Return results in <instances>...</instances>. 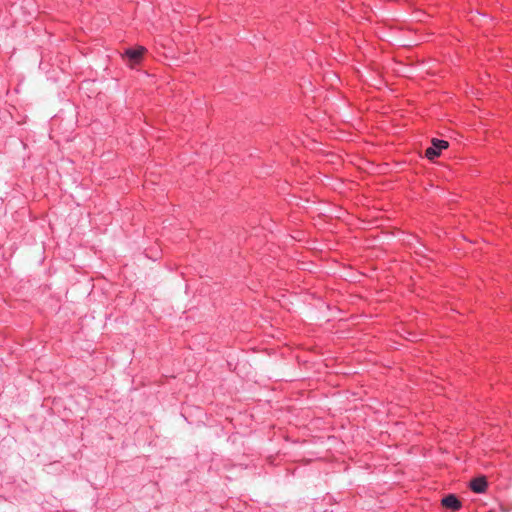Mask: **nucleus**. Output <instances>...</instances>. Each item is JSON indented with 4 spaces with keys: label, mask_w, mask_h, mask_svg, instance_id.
Instances as JSON below:
<instances>
[{
    "label": "nucleus",
    "mask_w": 512,
    "mask_h": 512,
    "mask_svg": "<svg viewBox=\"0 0 512 512\" xmlns=\"http://www.w3.org/2000/svg\"><path fill=\"white\" fill-rule=\"evenodd\" d=\"M147 53L148 51L144 46L130 47V69L141 66L146 59Z\"/></svg>",
    "instance_id": "obj_1"
},
{
    "label": "nucleus",
    "mask_w": 512,
    "mask_h": 512,
    "mask_svg": "<svg viewBox=\"0 0 512 512\" xmlns=\"http://www.w3.org/2000/svg\"><path fill=\"white\" fill-rule=\"evenodd\" d=\"M448 148V142L440 139H433L432 146L428 147L425 151V156L429 160L438 157L443 149Z\"/></svg>",
    "instance_id": "obj_2"
},
{
    "label": "nucleus",
    "mask_w": 512,
    "mask_h": 512,
    "mask_svg": "<svg viewBox=\"0 0 512 512\" xmlns=\"http://www.w3.org/2000/svg\"><path fill=\"white\" fill-rule=\"evenodd\" d=\"M469 487L474 493H485L488 488V482L486 477L480 476L472 479L470 481Z\"/></svg>",
    "instance_id": "obj_3"
},
{
    "label": "nucleus",
    "mask_w": 512,
    "mask_h": 512,
    "mask_svg": "<svg viewBox=\"0 0 512 512\" xmlns=\"http://www.w3.org/2000/svg\"><path fill=\"white\" fill-rule=\"evenodd\" d=\"M442 505L453 511L459 510L461 508V502L457 499L456 496L452 494L447 495L442 499Z\"/></svg>",
    "instance_id": "obj_4"
},
{
    "label": "nucleus",
    "mask_w": 512,
    "mask_h": 512,
    "mask_svg": "<svg viewBox=\"0 0 512 512\" xmlns=\"http://www.w3.org/2000/svg\"><path fill=\"white\" fill-rule=\"evenodd\" d=\"M146 256L152 259L153 261H156L161 258V250L159 249V247L150 248L146 250Z\"/></svg>",
    "instance_id": "obj_5"
}]
</instances>
